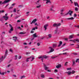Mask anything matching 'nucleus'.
<instances>
[{
	"label": "nucleus",
	"mask_w": 79,
	"mask_h": 79,
	"mask_svg": "<svg viewBox=\"0 0 79 79\" xmlns=\"http://www.w3.org/2000/svg\"><path fill=\"white\" fill-rule=\"evenodd\" d=\"M48 56L46 55H44L43 56H41L38 57L39 59H41V61L42 62H44V59H47L48 58Z\"/></svg>",
	"instance_id": "obj_1"
},
{
	"label": "nucleus",
	"mask_w": 79,
	"mask_h": 79,
	"mask_svg": "<svg viewBox=\"0 0 79 79\" xmlns=\"http://www.w3.org/2000/svg\"><path fill=\"white\" fill-rule=\"evenodd\" d=\"M11 0H5L3 2H2V1H0V5H3V4H5V3H7L10 2V1H11Z\"/></svg>",
	"instance_id": "obj_2"
},
{
	"label": "nucleus",
	"mask_w": 79,
	"mask_h": 79,
	"mask_svg": "<svg viewBox=\"0 0 79 79\" xmlns=\"http://www.w3.org/2000/svg\"><path fill=\"white\" fill-rule=\"evenodd\" d=\"M7 15H8V14H5V16H2V18L4 19L5 21H6L9 19V17L7 16Z\"/></svg>",
	"instance_id": "obj_3"
},
{
	"label": "nucleus",
	"mask_w": 79,
	"mask_h": 79,
	"mask_svg": "<svg viewBox=\"0 0 79 79\" xmlns=\"http://www.w3.org/2000/svg\"><path fill=\"white\" fill-rule=\"evenodd\" d=\"M9 26L11 28L10 29L9 32V33H11V31H13V27H12V25L11 24H9Z\"/></svg>",
	"instance_id": "obj_4"
},
{
	"label": "nucleus",
	"mask_w": 79,
	"mask_h": 79,
	"mask_svg": "<svg viewBox=\"0 0 79 79\" xmlns=\"http://www.w3.org/2000/svg\"><path fill=\"white\" fill-rule=\"evenodd\" d=\"M73 12V11H71V10H70L68 13L65 14H64V16H66L67 15H68V14H69L70 16H71L72 15Z\"/></svg>",
	"instance_id": "obj_5"
},
{
	"label": "nucleus",
	"mask_w": 79,
	"mask_h": 79,
	"mask_svg": "<svg viewBox=\"0 0 79 79\" xmlns=\"http://www.w3.org/2000/svg\"><path fill=\"white\" fill-rule=\"evenodd\" d=\"M48 24H46L44 26V29L45 31H46L47 29V27H48Z\"/></svg>",
	"instance_id": "obj_6"
},
{
	"label": "nucleus",
	"mask_w": 79,
	"mask_h": 79,
	"mask_svg": "<svg viewBox=\"0 0 79 79\" xmlns=\"http://www.w3.org/2000/svg\"><path fill=\"white\" fill-rule=\"evenodd\" d=\"M49 48H50L51 50H50L49 52H48V53H50V52H53L54 51V49L52 48V47H49Z\"/></svg>",
	"instance_id": "obj_7"
},
{
	"label": "nucleus",
	"mask_w": 79,
	"mask_h": 79,
	"mask_svg": "<svg viewBox=\"0 0 79 79\" xmlns=\"http://www.w3.org/2000/svg\"><path fill=\"white\" fill-rule=\"evenodd\" d=\"M7 55H8V50H6L5 52V55L4 56V58H5L6 56H7Z\"/></svg>",
	"instance_id": "obj_8"
},
{
	"label": "nucleus",
	"mask_w": 79,
	"mask_h": 79,
	"mask_svg": "<svg viewBox=\"0 0 79 79\" xmlns=\"http://www.w3.org/2000/svg\"><path fill=\"white\" fill-rule=\"evenodd\" d=\"M44 64V69H45V70H47V69H49V67L46 66V65L45 64Z\"/></svg>",
	"instance_id": "obj_9"
},
{
	"label": "nucleus",
	"mask_w": 79,
	"mask_h": 79,
	"mask_svg": "<svg viewBox=\"0 0 79 79\" xmlns=\"http://www.w3.org/2000/svg\"><path fill=\"white\" fill-rule=\"evenodd\" d=\"M74 5L75 6H77V7H79V4L77 2H74Z\"/></svg>",
	"instance_id": "obj_10"
},
{
	"label": "nucleus",
	"mask_w": 79,
	"mask_h": 79,
	"mask_svg": "<svg viewBox=\"0 0 79 79\" xmlns=\"http://www.w3.org/2000/svg\"><path fill=\"white\" fill-rule=\"evenodd\" d=\"M76 42H79V39H74L73 40V42H74V43H75Z\"/></svg>",
	"instance_id": "obj_11"
},
{
	"label": "nucleus",
	"mask_w": 79,
	"mask_h": 79,
	"mask_svg": "<svg viewBox=\"0 0 79 79\" xmlns=\"http://www.w3.org/2000/svg\"><path fill=\"white\" fill-rule=\"evenodd\" d=\"M36 21H37V19H35L32 21V22L31 23V24H32V23H35V22H36Z\"/></svg>",
	"instance_id": "obj_12"
},
{
	"label": "nucleus",
	"mask_w": 79,
	"mask_h": 79,
	"mask_svg": "<svg viewBox=\"0 0 79 79\" xmlns=\"http://www.w3.org/2000/svg\"><path fill=\"white\" fill-rule=\"evenodd\" d=\"M74 37V35H72L69 36V39H71Z\"/></svg>",
	"instance_id": "obj_13"
},
{
	"label": "nucleus",
	"mask_w": 79,
	"mask_h": 79,
	"mask_svg": "<svg viewBox=\"0 0 79 79\" xmlns=\"http://www.w3.org/2000/svg\"><path fill=\"white\" fill-rule=\"evenodd\" d=\"M56 68H61V65L60 64H59L58 65H57L56 66Z\"/></svg>",
	"instance_id": "obj_14"
},
{
	"label": "nucleus",
	"mask_w": 79,
	"mask_h": 79,
	"mask_svg": "<svg viewBox=\"0 0 79 79\" xmlns=\"http://www.w3.org/2000/svg\"><path fill=\"white\" fill-rule=\"evenodd\" d=\"M13 40L15 41V42H16L17 40V37H13Z\"/></svg>",
	"instance_id": "obj_15"
},
{
	"label": "nucleus",
	"mask_w": 79,
	"mask_h": 79,
	"mask_svg": "<svg viewBox=\"0 0 79 79\" xmlns=\"http://www.w3.org/2000/svg\"><path fill=\"white\" fill-rule=\"evenodd\" d=\"M59 43H60L59 44L58 46V47H60V46H61V45H62V44H63V42H62V41H60L59 42Z\"/></svg>",
	"instance_id": "obj_16"
},
{
	"label": "nucleus",
	"mask_w": 79,
	"mask_h": 79,
	"mask_svg": "<svg viewBox=\"0 0 79 79\" xmlns=\"http://www.w3.org/2000/svg\"><path fill=\"white\" fill-rule=\"evenodd\" d=\"M67 20H73L74 19V18L73 17H71L70 18H68L67 19Z\"/></svg>",
	"instance_id": "obj_17"
},
{
	"label": "nucleus",
	"mask_w": 79,
	"mask_h": 79,
	"mask_svg": "<svg viewBox=\"0 0 79 79\" xmlns=\"http://www.w3.org/2000/svg\"><path fill=\"white\" fill-rule=\"evenodd\" d=\"M53 8H54V6H52L50 8L51 11H53Z\"/></svg>",
	"instance_id": "obj_18"
},
{
	"label": "nucleus",
	"mask_w": 79,
	"mask_h": 79,
	"mask_svg": "<svg viewBox=\"0 0 79 79\" xmlns=\"http://www.w3.org/2000/svg\"><path fill=\"white\" fill-rule=\"evenodd\" d=\"M52 27H58V24H54L52 26Z\"/></svg>",
	"instance_id": "obj_19"
},
{
	"label": "nucleus",
	"mask_w": 79,
	"mask_h": 79,
	"mask_svg": "<svg viewBox=\"0 0 79 79\" xmlns=\"http://www.w3.org/2000/svg\"><path fill=\"white\" fill-rule=\"evenodd\" d=\"M57 45L56 44H54L52 45V47L53 48H56V47Z\"/></svg>",
	"instance_id": "obj_20"
},
{
	"label": "nucleus",
	"mask_w": 79,
	"mask_h": 79,
	"mask_svg": "<svg viewBox=\"0 0 79 79\" xmlns=\"http://www.w3.org/2000/svg\"><path fill=\"white\" fill-rule=\"evenodd\" d=\"M66 73L68 74V75H70V74H71V72L70 71H69L68 72H66Z\"/></svg>",
	"instance_id": "obj_21"
},
{
	"label": "nucleus",
	"mask_w": 79,
	"mask_h": 79,
	"mask_svg": "<svg viewBox=\"0 0 79 79\" xmlns=\"http://www.w3.org/2000/svg\"><path fill=\"white\" fill-rule=\"evenodd\" d=\"M51 56V58H52V59H54L55 58H56L57 57H58V56Z\"/></svg>",
	"instance_id": "obj_22"
},
{
	"label": "nucleus",
	"mask_w": 79,
	"mask_h": 79,
	"mask_svg": "<svg viewBox=\"0 0 79 79\" xmlns=\"http://www.w3.org/2000/svg\"><path fill=\"white\" fill-rule=\"evenodd\" d=\"M33 36L34 37H37L36 33H35L33 35Z\"/></svg>",
	"instance_id": "obj_23"
},
{
	"label": "nucleus",
	"mask_w": 79,
	"mask_h": 79,
	"mask_svg": "<svg viewBox=\"0 0 79 79\" xmlns=\"http://www.w3.org/2000/svg\"><path fill=\"white\" fill-rule=\"evenodd\" d=\"M3 60V56H2V58H0V61H2Z\"/></svg>",
	"instance_id": "obj_24"
},
{
	"label": "nucleus",
	"mask_w": 79,
	"mask_h": 79,
	"mask_svg": "<svg viewBox=\"0 0 79 79\" xmlns=\"http://www.w3.org/2000/svg\"><path fill=\"white\" fill-rule=\"evenodd\" d=\"M75 10L76 11H77L79 10V9H78L77 7H75Z\"/></svg>",
	"instance_id": "obj_25"
},
{
	"label": "nucleus",
	"mask_w": 79,
	"mask_h": 79,
	"mask_svg": "<svg viewBox=\"0 0 79 79\" xmlns=\"http://www.w3.org/2000/svg\"><path fill=\"white\" fill-rule=\"evenodd\" d=\"M46 3H50V0H46Z\"/></svg>",
	"instance_id": "obj_26"
},
{
	"label": "nucleus",
	"mask_w": 79,
	"mask_h": 79,
	"mask_svg": "<svg viewBox=\"0 0 79 79\" xmlns=\"http://www.w3.org/2000/svg\"><path fill=\"white\" fill-rule=\"evenodd\" d=\"M26 77L24 75H23L20 78L21 79H23V78H24Z\"/></svg>",
	"instance_id": "obj_27"
},
{
	"label": "nucleus",
	"mask_w": 79,
	"mask_h": 79,
	"mask_svg": "<svg viewBox=\"0 0 79 79\" xmlns=\"http://www.w3.org/2000/svg\"><path fill=\"white\" fill-rule=\"evenodd\" d=\"M41 77H42V78H44L45 77V76L43 74H42L41 75Z\"/></svg>",
	"instance_id": "obj_28"
},
{
	"label": "nucleus",
	"mask_w": 79,
	"mask_h": 79,
	"mask_svg": "<svg viewBox=\"0 0 79 79\" xmlns=\"http://www.w3.org/2000/svg\"><path fill=\"white\" fill-rule=\"evenodd\" d=\"M13 12H14V13H16V8H14V9Z\"/></svg>",
	"instance_id": "obj_29"
},
{
	"label": "nucleus",
	"mask_w": 79,
	"mask_h": 79,
	"mask_svg": "<svg viewBox=\"0 0 79 79\" xmlns=\"http://www.w3.org/2000/svg\"><path fill=\"white\" fill-rule=\"evenodd\" d=\"M5 12V10H0V13H4Z\"/></svg>",
	"instance_id": "obj_30"
},
{
	"label": "nucleus",
	"mask_w": 79,
	"mask_h": 79,
	"mask_svg": "<svg viewBox=\"0 0 79 79\" xmlns=\"http://www.w3.org/2000/svg\"><path fill=\"white\" fill-rule=\"evenodd\" d=\"M26 33V32H20L19 33L20 34H24Z\"/></svg>",
	"instance_id": "obj_31"
},
{
	"label": "nucleus",
	"mask_w": 79,
	"mask_h": 79,
	"mask_svg": "<svg viewBox=\"0 0 79 79\" xmlns=\"http://www.w3.org/2000/svg\"><path fill=\"white\" fill-rule=\"evenodd\" d=\"M32 57V56H31L30 57L27 58V59L26 61L27 62H28L29 61V59H30Z\"/></svg>",
	"instance_id": "obj_32"
},
{
	"label": "nucleus",
	"mask_w": 79,
	"mask_h": 79,
	"mask_svg": "<svg viewBox=\"0 0 79 79\" xmlns=\"http://www.w3.org/2000/svg\"><path fill=\"white\" fill-rule=\"evenodd\" d=\"M3 17H2L0 19V21H3V19H3Z\"/></svg>",
	"instance_id": "obj_33"
},
{
	"label": "nucleus",
	"mask_w": 79,
	"mask_h": 79,
	"mask_svg": "<svg viewBox=\"0 0 79 79\" xmlns=\"http://www.w3.org/2000/svg\"><path fill=\"white\" fill-rule=\"evenodd\" d=\"M48 37H49V38H51L52 37V35L51 34H49Z\"/></svg>",
	"instance_id": "obj_34"
},
{
	"label": "nucleus",
	"mask_w": 79,
	"mask_h": 79,
	"mask_svg": "<svg viewBox=\"0 0 79 79\" xmlns=\"http://www.w3.org/2000/svg\"><path fill=\"white\" fill-rule=\"evenodd\" d=\"M64 11V9H62L60 10V12H63Z\"/></svg>",
	"instance_id": "obj_35"
},
{
	"label": "nucleus",
	"mask_w": 79,
	"mask_h": 79,
	"mask_svg": "<svg viewBox=\"0 0 79 79\" xmlns=\"http://www.w3.org/2000/svg\"><path fill=\"white\" fill-rule=\"evenodd\" d=\"M31 58H32V59L31 60V61H33V60H34V59L35 58L34 57H32V56H31Z\"/></svg>",
	"instance_id": "obj_36"
},
{
	"label": "nucleus",
	"mask_w": 79,
	"mask_h": 79,
	"mask_svg": "<svg viewBox=\"0 0 79 79\" xmlns=\"http://www.w3.org/2000/svg\"><path fill=\"white\" fill-rule=\"evenodd\" d=\"M57 32H58V30L57 29L56 30H55V33L56 34V33H57Z\"/></svg>",
	"instance_id": "obj_37"
},
{
	"label": "nucleus",
	"mask_w": 79,
	"mask_h": 79,
	"mask_svg": "<svg viewBox=\"0 0 79 79\" xmlns=\"http://www.w3.org/2000/svg\"><path fill=\"white\" fill-rule=\"evenodd\" d=\"M73 65L74 66V64H75V61H74V60L73 61Z\"/></svg>",
	"instance_id": "obj_38"
},
{
	"label": "nucleus",
	"mask_w": 79,
	"mask_h": 79,
	"mask_svg": "<svg viewBox=\"0 0 79 79\" xmlns=\"http://www.w3.org/2000/svg\"><path fill=\"white\" fill-rule=\"evenodd\" d=\"M60 14H61V15H62L63 16H64V15H65L66 14H65L64 13V14H63V12H61L60 13Z\"/></svg>",
	"instance_id": "obj_39"
},
{
	"label": "nucleus",
	"mask_w": 79,
	"mask_h": 79,
	"mask_svg": "<svg viewBox=\"0 0 79 79\" xmlns=\"http://www.w3.org/2000/svg\"><path fill=\"white\" fill-rule=\"evenodd\" d=\"M29 13V12H27L26 13V16H28Z\"/></svg>",
	"instance_id": "obj_40"
},
{
	"label": "nucleus",
	"mask_w": 79,
	"mask_h": 79,
	"mask_svg": "<svg viewBox=\"0 0 79 79\" xmlns=\"http://www.w3.org/2000/svg\"><path fill=\"white\" fill-rule=\"evenodd\" d=\"M13 7L12 6H11L9 8V10H11V9H12V8H13Z\"/></svg>",
	"instance_id": "obj_41"
},
{
	"label": "nucleus",
	"mask_w": 79,
	"mask_h": 79,
	"mask_svg": "<svg viewBox=\"0 0 79 79\" xmlns=\"http://www.w3.org/2000/svg\"><path fill=\"white\" fill-rule=\"evenodd\" d=\"M19 17V16H16L15 17V19H17V18H18Z\"/></svg>",
	"instance_id": "obj_42"
},
{
	"label": "nucleus",
	"mask_w": 79,
	"mask_h": 79,
	"mask_svg": "<svg viewBox=\"0 0 79 79\" xmlns=\"http://www.w3.org/2000/svg\"><path fill=\"white\" fill-rule=\"evenodd\" d=\"M71 73L72 74H74V73H75V71L73 70Z\"/></svg>",
	"instance_id": "obj_43"
},
{
	"label": "nucleus",
	"mask_w": 79,
	"mask_h": 79,
	"mask_svg": "<svg viewBox=\"0 0 79 79\" xmlns=\"http://www.w3.org/2000/svg\"><path fill=\"white\" fill-rule=\"evenodd\" d=\"M68 62H66L64 64V66H67V64H68Z\"/></svg>",
	"instance_id": "obj_44"
},
{
	"label": "nucleus",
	"mask_w": 79,
	"mask_h": 79,
	"mask_svg": "<svg viewBox=\"0 0 79 79\" xmlns=\"http://www.w3.org/2000/svg\"><path fill=\"white\" fill-rule=\"evenodd\" d=\"M71 68H67V70H71Z\"/></svg>",
	"instance_id": "obj_45"
},
{
	"label": "nucleus",
	"mask_w": 79,
	"mask_h": 79,
	"mask_svg": "<svg viewBox=\"0 0 79 79\" xmlns=\"http://www.w3.org/2000/svg\"><path fill=\"white\" fill-rule=\"evenodd\" d=\"M37 45L38 46H40V44L39 43H37Z\"/></svg>",
	"instance_id": "obj_46"
},
{
	"label": "nucleus",
	"mask_w": 79,
	"mask_h": 79,
	"mask_svg": "<svg viewBox=\"0 0 79 79\" xmlns=\"http://www.w3.org/2000/svg\"><path fill=\"white\" fill-rule=\"evenodd\" d=\"M58 72V70L57 69H55L54 70V73H57Z\"/></svg>",
	"instance_id": "obj_47"
},
{
	"label": "nucleus",
	"mask_w": 79,
	"mask_h": 79,
	"mask_svg": "<svg viewBox=\"0 0 79 79\" xmlns=\"http://www.w3.org/2000/svg\"><path fill=\"white\" fill-rule=\"evenodd\" d=\"M16 5V3H14L11 5L12 6H15Z\"/></svg>",
	"instance_id": "obj_48"
},
{
	"label": "nucleus",
	"mask_w": 79,
	"mask_h": 79,
	"mask_svg": "<svg viewBox=\"0 0 79 79\" xmlns=\"http://www.w3.org/2000/svg\"><path fill=\"white\" fill-rule=\"evenodd\" d=\"M40 1V0H39L36 2L35 3H36V4H37V3H38Z\"/></svg>",
	"instance_id": "obj_49"
},
{
	"label": "nucleus",
	"mask_w": 79,
	"mask_h": 79,
	"mask_svg": "<svg viewBox=\"0 0 79 79\" xmlns=\"http://www.w3.org/2000/svg\"><path fill=\"white\" fill-rule=\"evenodd\" d=\"M30 53H31V52H26V55H28V54H30Z\"/></svg>",
	"instance_id": "obj_50"
},
{
	"label": "nucleus",
	"mask_w": 79,
	"mask_h": 79,
	"mask_svg": "<svg viewBox=\"0 0 79 79\" xmlns=\"http://www.w3.org/2000/svg\"><path fill=\"white\" fill-rule=\"evenodd\" d=\"M61 25V23H59L58 24H57V27L58 26H60Z\"/></svg>",
	"instance_id": "obj_51"
},
{
	"label": "nucleus",
	"mask_w": 79,
	"mask_h": 79,
	"mask_svg": "<svg viewBox=\"0 0 79 79\" xmlns=\"http://www.w3.org/2000/svg\"><path fill=\"white\" fill-rule=\"evenodd\" d=\"M79 60V59H77V60H76V63H77V61H78Z\"/></svg>",
	"instance_id": "obj_52"
},
{
	"label": "nucleus",
	"mask_w": 79,
	"mask_h": 79,
	"mask_svg": "<svg viewBox=\"0 0 79 79\" xmlns=\"http://www.w3.org/2000/svg\"><path fill=\"white\" fill-rule=\"evenodd\" d=\"M74 27H77L78 28H79V26H75Z\"/></svg>",
	"instance_id": "obj_53"
},
{
	"label": "nucleus",
	"mask_w": 79,
	"mask_h": 79,
	"mask_svg": "<svg viewBox=\"0 0 79 79\" xmlns=\"http://www.w3.org/2000/svg\"><path fill=\"white\" fill-rule=\"evenodd\" d=\"M21 56H19L18 57V59H21Z\"/></svg>",
	"instance_id": "obj_54"
},
{
	"label": "nucleus",
	"mask_w": 79,
	"mask_h": 79,
	"mask_svg": "<svg viewBox=\"0 0 79 79\" xmlns=\"http://www.w3.org/2000/svg\"><path fill=\"white\" fill-rule=\"evenodd\" d=\"M78 77H79V76H76V79H78Z\"/></svg>",
	"instance_id": "obj_55"
},
{
	"label": "nucleus",
	"mask_w": 79,
	"mask_h": 79,
	"mask_svg": "<svg viewBox=\"0 0 79 79\" xmlns=\"http://www.w3.org/2000/svg\"><path fill=\"white\" fill-rule=\"evenodd\" d=\"M17 23H19L20 22H21V20H17Z\"/></svg>",
	"instance_id": "obj_56"
},
{
	"label": "nucleus",
	"mask_w": 79,
	"mask_h": 79,
	"mask_svg": "<svg viewBox=\"0 0 79 79\" xmlns=\"http://www.w3.org/2000/svg\"><path fill=\"white\" fill-rule=\"evenodd\" d=\"M13 77H16V75H13Z\"/></svg>",
	"instance_id": "obj_57"
},
{
	"label": "nucleus",
	"mask_w": 79,
	"mask_h": 79,
	"mask_svg": "<svg viewBox=\"0 0 79 79\" xmlns=\"http://www.w3.org/2000/svg\"><path fill=\"white\" fill-rule=\"evenodd\" d=\"M35 26H39V25H38V24H37V23H35Z\"/></svg>",
	"instance_id": "obj_58"
},
{
	"label": "nucleus",
	"mask_w": 79,
	"mask_h": 79,
	"mask_svg": "<svg viewBox=\"0 0 79 79\" xmlns=\"http://www.w3.org/2000/svg\"><path fill=\"white\" fill-rule=\"evenodd\" d=\"M74 17H76V16H77V15H76V14H74Z\"/></svg>",
	"instance_id": "obj_59"
},
{
	"label": "nucleus",
	"mask_w": 79,
	"mask_h": 79,
	"mask_svg": "<svg viewBox=\"0 0 79 79\" xmlns=\"http://www.w3.org/2000/svg\"><path fill=\"white\" fill-rule=\"evenodd\" d=\"M33 30H35V28H33V29H32V31H33Z\"/></svg>",
	"instance_id": "obj_60"
},
{
	"label": "nucleus",
	"mask_w": 79,
	"mask_h": 79,
	"mask_svg": "<svg viewBox=\"0 0 79 79\" xmlns=\"http://www.w3.org/2000/svg\"><path fill=\"white\" fill-rule=\"evenodd\" d=\"M66 45V43H64L62 45V47H63V46H64Z\"/></svg>",
	"instance_id": "obj_61"
},
{
	"label": "nucleus",
	"mask_w": 79,
	"mask_h": 79,
	"mask_svg": "<svg viewBox=\"0 0 79 79\" xmlns=\"http://www.w3.org/2000/svg\"><path fill=\"white\" fill-rule=\"evenodd\" d=\"M67 52H65L63 53V55H66Z\"/></svg>",
	"instance_id": "obj_62"
},
{
	"label": "nucleus",
	"mask_w": 79,
	"mask_h": 79,
	"mask_svg": "<svg viewBox=\"0 0 79 79\" xmlns=\"http://www.w3.org/2000/svg\"><path fill=\"white\" fill-rule=\"evenodd\" d=\"M77 45L78 46L77 47V48H79V45Z\"/></svg>",
	"instance_id": "obj_63"
},
{
	"label": "nucleus",
	"mask_w": 79,
	"mask_h": 79,
	"mask_svg": "<svg viewBox=\"0 0 79 79\" xmlns=\"http://www.w3.org/2000/svg\"><path fill=\"white\" fill-rule=\"evenodd\" d=\"M23 44V45H27V43H24Z\"/></svg>",
	"instance_id": "obj_64"
}]
</instances>
